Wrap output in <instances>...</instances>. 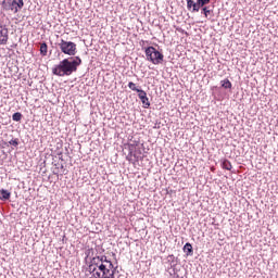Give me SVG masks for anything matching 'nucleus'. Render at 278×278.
Masks as SVG:
<instances>
[{"label":"nucleus","instance_id":"obj_2","mask_svg":"<svg viewBox=\"0 0 278 278\" xmlns=\"http://www.w3.org/2000/svg\"><path fill=\"white\" fill-rule=\"evenodd\" d=\"M146 56L148 62H152V64L155 65L162 64V62H164V54L157 51V49H155L153 46H150L146 49Z\"/></svg>","mask_w":278,"mask_h":278},{"label":"nucleus","instance_id":"obj_7","mask_svg":"<svg viewBox=\"0 0 278 278\" xmlns=\"http://www.w3.org/2000/svg\"><path fill=\"white\" fill-rule=\"evenodd\" d=\"M140 101L146 110H148V108H151V102H149V97L146 96L141 98Z\"/></svg>","mask_w":278,"mask_h":278},{"label":"nucleus","instance_id":"obj_16","mask_svg":"<svg viewBox=\"0 0 278 278\" xmlns=\"http://www.w3.org/2000/svg\"><path fill=\"white\" fill-rule=\"evenodd\" d=\"M9 144H11L12 147H18V139H12L11 141H9Z\"/></svg>","mask_w":278,"mask_h":278},{"label":"nucleus","instance_id":"obj_12","mask_svg":"<svg viewBox=\"0 0 278 278\" xmlns=\"http://www.w3.org/2000/svg\"><path fill=\"white\" fill-rule=\"evenodd\" d=\"M12 118H13V121H15V123H18V122L22 121L23 114H21V112H16V113H14V114L12 115Z\"/></svg>","mask_w":278,"mask_h":278},{"label":"nucleus","instance_id":"obj_1","mask_svg":"<svg viewBox=\"0 0 278 278\" xmlns=\"http://www.w3.org/2000/svg\"><path fill=\"white\" fill-rule=\"evenodd\" d=\"M81 65V59L79 56L67 58L61 61L52 68L53 75L58 77H68L73 73H77V67Z\"/></svg>","mask_w":278,"mask_h":278},{"label":"nucleus","instance_id":"obj_5","mask_svg":"<svg viewBox=\"0 0 278 278\" xmlns=\"http://www.w3.org/2000/svg\"><path fill=\"white\" fill-rule=\"evenodd\" d=\"M187 1V8L188 10H192V12H199V10H201V8H203V3L200 2V0H197V2H194V0H186Z\"/></svg>","mask_w":278,"mask_h":278},{"label":"nucleus","instance_id":"obj_18","mask_svg":"<svg viewBox=\"0 0 278 278\" xmlns=\"http://www.w3.org/2000/svg\"><path fill=\"white\" fill-rule=\"evenodd\" d=\"M211 0H200V3H202V5H207V3H210Z\"/></svg>","mask_w":278,"mask_h":278},{"label":"nucleus","instance_id":"obj_4","mask_svg":"<svg viewBox=\"0 0 278 278\" xmlns=\"http://www.w3.org/2000/svg\"><path fill=\"white\" fill-rule=\"evenodd\" d=\"M59 49H61V52L65 55H77V43L73 41H66L64 39H61L59 43Z\"/></svg>","mask_w":278,"mask_h":278},{"label":"nucleus","instance_id":"obj_10","mask_svg":"<svg viewBox=\"0 0 278 278\" xmlns=\"http://www.w3.org/2000/svg\"><path fill=\"white\" fill-rule=\"evenodd\" d=\"M222 166L225 170H231V168H233V166L231 165V162H229V160H224Z\"/></svg>","mask_w":278,"mask_h":278},{"label":"nucleus","instance_id":"obj_3","mask_svg":"<svg viewBox=\"0 0 278 278\" xmlns=\"http://www.w3.org/2000/svg\"><path fill=\"white\" fill-rule=\"evenodd\" d=\"M1 5L4 12H13V14H17L18 10H23L25 7V2L23 0H3Z\"/></svg>","mask_w":278,"mask_h":278},{"label":"nucleus","instance_id":"obj_14","mask_svg":"<svg viewBox=\"0 0 278 278\" xmlns=\"http://www.w3.org/2000/svg\"><path fill=\"white\" fill-rule=\"evenodd\" d=\"M137 92H139L138 93L139 99H143L144 97H147V91L142 89L137 90Z\"/></svg>","mask_w":278,"mask_h":278},{"label":"nucleus","instance_id":"obj_11","mask_svg":"<svg viewBox=\"0 0 278 278\" xmlns=\"http://www.w3.org/2000/svg\"><path fill=\"white\" fill-rule=\"evenodd\" d=\"M222 88H225L226 90L231 89V81L227 78L222 80Z\"/></svg>","mask_w":278,"mask_h":278},{"label":"nucleus","instance_id":"obj_6","mask_svg":"<svg viewBox=\"0 0 278 278\" xmlns=\"http://www.w3.org/2000/svg\"><path fill=\"white\" fill-rule=\"evenodd\" d=\"M10 38L8 28L3 25H0V45H8Z\"/></svg>","mask_w":278,"mask_h":278},{"label":"nucleus","instance_id":"obj_8","mask_svg":"<svg viewBox=\"0 0 278 278\" xmlns=\"http://www.w3.org/2000/svg\"><path fill=\"white\" fill-rule=\"evenodd\" d=\"M0 193L2 194V200L3 201H8L11 197L12 193H10V191L5 190V189H1Z\"/></svg>","mask_w":278,"mask_h":278},{"label":"nucleus","instance_id":"obj_15","mask_svg":"<svg viewBox=\"0 0 278 278\" xmlns=\"http://www.w3.org/2000/svg\"><path fill=\"white\" fill-rule=\"evenodd\" d=\"M128 88H129L130 90H134V92H138V90H139V89L136 88V85H135L134 83H131V81L128 83Z\"/></svg>","mask_w":278,"mask_h":278},{"label":"nucleus","instance_id":"obj_9","mask_svg":"<svg viewBox=\"0 0 278 278\" xmlns=\"http://www.w3.org/2000/svg\"><path fill=\"white\" fill-rule=\"evenodd\" d=\"M184 252L187 253V255H192V253H193L192 244L186 243L184 247Z\"/></svg>","mask_w":278,"mask_h":278},{"label":"nucleus","instance_id":"obj_13","mask_svg":"<svg viewBox=\"0 0 278 278\" xmlns=\"http://www.w3.org/2000/svg\"><path fill=\"white\" fill-rule=\"evenodd\" d=\"M40 53H41V55H47V53H48V46H47L46 42L40 45Z\"/></svg>","mask_w":278,"mask_h":278},{"label":"nucleus","instance_id":"obj_17","mask_svg":"<svg viewBox=\"0 0 278 278\" xmlns=\"http://www.w3.org/2000/svg\"><path fill=\"white\" fill-rule=\"evenodd\" d=\"M203 12H204V16H205V18H207V16H208V14H210V9L207 8V7H204L203 9Z\"/></svg>","mask_w":278,"mask_h":278}]
</instances>
